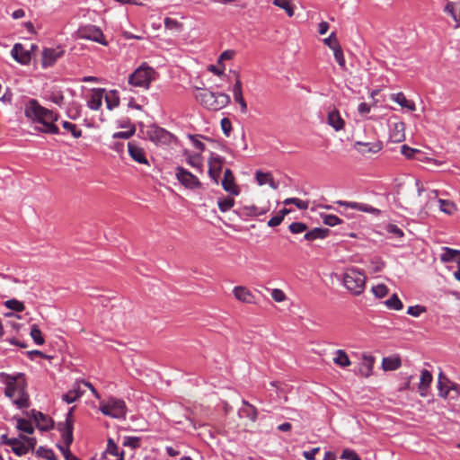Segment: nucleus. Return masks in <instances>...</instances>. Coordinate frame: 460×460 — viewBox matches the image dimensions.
Listing matches in <instances>:
<instances>
[{"mask_svg": "<svg viewBox=\"0 0 460 460\" xmlns=\"http://www.w3.org/2000/svg\"><path fill=\"white\" fill-rule=\"evenodd\" d=\"M217 205L221 212H226L234 207V199L230 197L220 199L217 201Z\"/></svg>", "mask_w": 460, "mask_h": 460, "instance_id": "nucleus-41", "label": "nucleus"}, {"mask_svg": "<svg viewBox=\"0 0 460 460\" xmlns=\"http://www.w3.org/2000/svg\"><path fill=\"white\" fill-rule=\"evenodd\" d=\"M449 393L452 392L455 395H452V398H456L460 395V385L455 383H452L449 386Z\"/></svg>", "mask_w": 460, "mask_h": 460, "instance_id": "nucleus-64", "label": "nucleus"}, {"mask_svg": "<svg viewBox=\"0 0 460 460\" xmlns=\"http://www.w3.org/2000/svg\"><path fill=\"white\" fill-rule=\"evenodd\" d=\"M107 452L112 456H119L118 446L114 443L113 439L109 438L107 444Z\"/></svg>", "mask_w": 460, "mask_h": 460, "instance_id": "nucleus-59", "label": "nucleus"}, {"mask_svg": "<svg viewBox=\"0 0 460 460\" xmlns=\"http://www.w3.org/2000/svg\"><path fill=\"white\" fill-rule=\"evenodd\" d=\"M62 126L64 129L69 131L75 138H78L82 136V130L78 129L75 124L69 121H64Z\"/></svg>", "mask_w": 460, "mask_h": 460, "instance_id": "nucleus-43", "label": "nucleus"}, {"mask_svg": "<svg viewBox=\"0 0 460 460\" xmlns=\"http://www.w3.org/2000/svg\"><path fill=\"white\" fill-rule=\"evenodd\" d=\"M402 365L400 358H384L382 367L385 371L398 369Z\"/></svg>", "mask_w": 460, "mask_h": 460, "instance_id": "nucleus-32", "label": "nucleus"}, {"mask_svg": "<svg viewBox=\"0 0 460 460\" xmlns=\"http://www.w3.org/2000/svg\"><path fill=\"white\" fill-rule=\"evenodd\" d=\"M25 116L35 124V128L46 134H58L59 129L55 122L58 115L41 106L35 99L30 100L24 110Z\"/></svg>", "mask_w": 460, "mask_h": 460, "instance_id": "nucleus-1", "label": "nucleus"}, {"mask_svg": "<svg viewBox=\"0 0 460 460\" xmlns=\"http://www.w3.org/2000/svg\"><path fill=\"white\" fill-rule=\"evenodd\" d=\"M424 312H426V308L422 305L410 306L407 310V314L414 317L420 316Z\"/></svg>", "mask_w": 460, "mask_h": 460, "instance_id": "nucleus-55", "label": "nucleus"}, {"mask_svg": "<svg viewBox=\"0 0 460 460\" xmlns=\"http://www.w3.org/2000/svg\"><path fill=\"white\" fill-rule=\"evenodd\" d=\"M221 185L231 195L237 196L240 193L239 187L235 184L234 173L230 169L225 170Z\"/></svg>", "mask_w": 460, "mask_h": 460, "instance_id": "nucleus-13", "label": "nucleus"}, {"mask_svg": "<svg viewBox=\"0 0 460 460\" xmlns=\"http://www.w3.org/2000/svg\"><path fill=\"white\" fill-rule=\"evenodd\" d=\"M330 234V230L328 228H321L315 227L310 231H307L304 239L309 242L314 241L316 239H323Z\"/></svg>", "mask_w": 460, "mask_h": 460, "instance_id": "nucleus-28", "label": "nucleus"}, {"mask_svg": "<svg viewBox=\"0 0 460 460\" xmlns=\"http://www.w3.org/2000/svg\"><path fill=\"white\" fill-rule=\"evenodd\" d=\"M323 42L325 45H327L332 50L335 49L334 48L335 45H340L335 32H332L328 38L323 40Z\"/></svg>", "mask_w": 460, "mask_h": 460, "instance_id": "nucleus-56", "label": "nucleus"}, {"mask_svg": "<svg viewBox=\"0 0 460 460\" xmlns=\"http://www.w3.org/2000/svg\"><path fill=\"white\" fill-rule=\"evenodd\" d=\"M195 99L206 109L219 111L225 108L231 101L226 93H215L207 88H197Z\"/></svg>", "mask_w": 460, "mask_h": 460, "instance_id": "nucleus-3", "label": "nucleus"}, {"mask_svg": "<svg viewBox=\"0 0 460 460\" xmlns=\"http://www.w3.org/2000/svg\"><path fill=\"white\" fill-rule=\"evenodd\" d=\"M307 230V226L301 222H295L289 225V231L293 234L303 233Z\"/></svg>", "mask_w": 460, "mask_h": 460, "instance_id": "nucleus-52", "label": "nucleus"}, {"mask_svg": "<svg viewBox=\"0 0 460 460\" xmlns=\"http://www.w3.org/2000/svg\"><path fill=\"white\" fill-rule=\"evenodd\" d=\"M155 71L147 66H141L137 68L128 77V83L132 86L147 89L155 79Z\"/></svg>", "mask_w": 460, "mask_h": 460, "instance_id": "nucleus-6", "label": "nucleus"}, {"mask_svg": "<svg viewBox=\"0 0 460 460\" xmlns=\"http://www.w3.org/2000/svg\"><path fill=\"white\" fill-rule=\"evenodd\" d=\"M128 149L130 157L134 161L139 164H148L144 149L138 146L135 142H128Z\"/></svg>", "mask_w": 460, "mask_h": 460, "instance_id": "nucleus-18", "label": "nucleus"}, {"mask_svg": "<svg viewBox=\"0 0 460 460\" xmlns=\"http://www.w3.org/2000/svg\"><path fill=\"white\" fill-rule=\"evenodd\" d=\"M124 447H131L132 449H136L140 447V438L137 437H124L123 442Z\"/></svg>", "mask_w": 460, "mask_h": 460, "instance_id": "nucleus-46", "label": "nucleus"}, {"mask_svg": "<svg viewBox=\"0 0 460 460\" xmlns=\"http://www.w3.org/2000/svg\"><path fill=\"white\" fill-rule=\"evenodd\" d=\"M233 294L234 297L245 304H255V296L252 293V291L243 286L234 287L233 289Z\"/></svg>", "mask_w": 460, "mask_h": 460, "instance_id": "nucleus-16", "label": "nucleus"}, {"mask_svg": "<svg viewBox=\"0 0 460 460\" xmlns=\"http://www.w3.org/2000/svg\"><path fill=\"white\" fill-rule=\"evenodd\" d=\"M333 362L341 367H349L351 364L349 356L343 349L336 350Z\"/></svg>", "mask_w": 460, "mask_h": 460, "instance_id": "nucleus-31", "label": "nucleus"}, {"mask_svg": "<svg viewBox=\"0 0 460 460\" xmlns=\"http://www.w3.org/2000/svg\"><path fill=\"white\" fill-rule=\"evenodd\" d=\"M31 417L34 419L37 427L40 430H49L53 427V420L48 415L35 410L31 411Z\"/></svg>", "mask_w": 460, "mask_h": 460, "instance_id": "nucleus-17", "label": "nucleus"}, {"mask_svg": "<svg viewBox=\"0 0 460 460\" xmlns=\"http://www.w3.org/2000/svg\"><path fill=\"white\" fill-rule=\"evenodd\" d=\"M77 394H75L72 389L66 394H63L62 400L67 403H72L77 400Z\"/></svg>", "mask_w": 460, "mask_h": 460, "instance_id": "nucleus-61", "label": "nucleus"}, {"mask_svg": "<svg viewBox=\"0 0 460 460\" xmlns=\"http://www.w3.org/2000/svg\"><path fill=\"white\" fill-rule=\"evenodd\" d=\"M288 213V208H282L280 211L278 212V214L274 217H272L269 222L268 226L274 227L281 224L283 221L285 215Z\"/></svg>", "mask_w": 460, "mask_h": 460, "instance_id": "nucleus-40", "label": "nucleus"}, {"mask_svg": "<svg viewBox=\"0 0 460 460\" xmlns=\"http://www.w3.org/2000/svg\"><path fill=\"white\" fill-rule=\"evenodd\" d=\"M375 358L371 355L363 354L359 366V373L364 377H368L373 371Z\"/></svg>", "mask_w": 460, "mask_h": 460, "instance_id": "nucleus-25", "label": "nucleus"}, {"mask_svg": "<svg viewBox=\"0 0 460 460\" xmlns=\"http://www.w3.org/2000/svg\"><path fill=\"white\" fill-rule=\"evenodd\" d=\"M4 305L15 312H22L25 309L23 303L14 298L5 301Z\"/></svg>", "mask_w": 460, "mask_h": 460, "instance_id": "nucleus-42", "label": "nucleus"}, {"mask_svg": "<svg viewBox=\"0 0 460 460\" xmlns=\"http://www.w3.org/2000/svg\"><path fill=\"white\" fill-rule=\"evenodd\" d=\"M341 206H345L353 209H357L362 212L373 214V215H379L380 210L378 208H376L368 204L365 203H358V202H348V201H338L337 202Z\"/></svg>", "mask_w": 460, "mask_h": 460, "instance_id": "nucleus-22", "label": "nucleus"}, {"mask_svg": "<svg viewBox=\"0 0 460 460\" xmlns=\"http://www.w3.org/2000/svg\"><path fill=\"white\" fill-rule=\"evenodd\" d=\"M405 139V124L402 121L395 122L390 132V140L394 143H401Z\"/></svg>", "mask_w": 460, "mask_h": 460, "instance_id": "nucleus-23", "label": "nucleus"}, {"mask_svg": "<svg viewBox=\"0 0 460 460\" xmlns=\"http://www.w3.org/2000/svg\"><path fill=\"white\" fill-rule=\"evenodd\" d=\"M371 270L374 273L380 272L385 268V262L380 258H374L370 261Z\"/></svg>", "mask_w": 460, "mask_h": 460, "instance_id": "nucleus-51", "label": "nucleus"}, {"mask_svg": "<svg viewBox=\"0 0 460 460\" xmlns=\"http://www.w3.org/2000/svg\"><path fill=\"white\" fill-rule=\"evenodd\" d=\"M256 181L259 185L269 184L271 188L276 189L273 178L269 172H256Z\"/></svg>", "mask_w": 460, "mask_h": 460, "instance_id": "nucleus-33", "label": "nucleus"}, {"mask_svg": "<svg viewBox=\"0 0 460 460\" xmlns=\"http://www.w3.org/2000/svg\"><path fill=\"white\" fill-rule=\"evenodd\" d=\"M1 441L3 444L9 446L12 451L18 456L26 455L31 449L33 450L37 444L35 438L24 435L13 438H8L7 435H2Z\"/></svg>", "mask_w": 460, "mask_h": 460, "instance_id": "nucleus-5", "label": "nucleus"}, {"mask_svg": "<svg viewBox=\"0 0 460 460\" xmlns=\"http://www.w3.org/2000/svg\"><path fill=\"white\" fill-rule=\"evenodd\" d=\"M271 296L276 302H283L286 300L285 293L278 288L272 290Z\"/></svg>", "mask_w": 460, "mask_h": 460, "instance_id": "nucleus-60", "label": "nucleus"}, {"mask_svg": "<svg viewBox=\"0 0 460 460\" xmlns=\"http://www.w3.org/2000/svg\"><path fill=\"white\" fill-rule=\"evenodd\" d=\"M386 231L389 234H393L396 235L397 237H402L403 236L402 230L401 228H399L396 225H394V224L387 225Z\"/></svg>", "mask_w": 460, "mask_h": 460, "instance_id": "nucleus-58", "label": "nucleus"}, {"mask_svg": "<svg viewBox=\"0 0 460 460\" xmlns=\"http://www.w3.org/2000/svg\"><path fill=\"white\" fill-rule=\"evenodd\" d=\"M16 427L19 430L27 434H32L34 431L31 422L25 419H18Z\"/></svg>", "mask_w": 460, "mask_h": 460, "instance_id": "nucleus-35", "label": "nucleus"}, {"mask_svg": "<svg viewBox=\"0 0 460 460\" xmlns=\"http://www.w3.org/2000/svg\"><path fill=\"white\" fill-rule=\"evenodd\" d=\"M320 451V447H314L310 451L303 452V456L306 460H314L315 455Z\"/></svg>", "mask_w": 460, "mask_h": 460, "instance_id": "nucleus-62", "label": "nucleus"}, {"mask_svg": "<svg viewBox=\"0 0 460 460\" xmlns=\"http://www.w3.org/2000/svg\"><path fill=\"white\" fill-rule=\"evenodd\" d=\"M438 203L440 210L447 215H452L456 211L454 203L449 200L438 199Z\"/></svg>", "mask_w": 460, "mask_h": 460, "instance_id": "nucleus-36", "label": "nucleus"}, {"mask_svg": "<svg viewBox=\"0 0 460 460\" xmlns=\"http://www.w3.org/2000/svg\"><path fill=\"white\" fill-rule=\"evenodd\" d=\"M431 382H432L431 373L427 369H423L421 371L420 384L418 386L419 393H420V396H422V397L427 396L428 389H429Z\"/></svg>", "mask_w": 460, "mask_h": 460, "instance_id": "nucleus-26", "label": "nucleus"}, {"mask_svg": "<svg viewBox=\"0 0 460 460\" xmlns=\"http://www.w3.org/2000/svg\"><path fill=\"white\" fill-rule=\"evenodd\" d=\"M31 337L37 345H42L44 343V338L41 331L37 324H33L31 328Z\"/></svg>", "mask_w": 460, "mask_h": 460, "instance_id": "nucleus-37", "label": "nucleus"}, {"mask_svg": "<svg viewBox=\"0 0 460 460\" xmlns=\"http://www.w3.org/2000/svg\"><path fill=\"white\" fill-rule=\"evenodd\" d=\"M222 131L226 137H229L232 130V123L228 118H224L220 121Z\"/></svg>", "mask_w": 460, "mask_h": 460, "instance_id": "nucleus-54", "label": "nucleus"}, {"mask_svg": "<svg viewBox=\"0 0 460 460\" xmlns=\"http://www.w3.org/2000/svg\"><path fill=\"white\" fill-rule=\"evenodd\" d=\"M135 133V128H132L128 131H119L113 134V138H121V139H128Z\"/></svg>", "mask_w": 460, "mask_h": 460, "instance_id": "nucleus-57", "label": "nucleus"}, {"mask_svg": "<svg viewBox=\"0 0 460 460\" xmlns=\"http://www.w3.org/2000/svg\"><path fill=\"white\" fill-rule=\"evenodd\" d=\"M12 57L21 64H28L31 60V53L21 43H16L12 49Z\"/></svg>", "mask_w": 460, "mask_h": 460, "instance_id": "nucleus-21", "label": "nucleus"}, {"mask_svg": "<svg viewBox=\"0 0 460 460\" xmlns=\"http://www.w3.org/2000/svg\"><path fill=\"white\" fill-rule=\"evenodd\" d=\"M190 138L191 139L192 145L196 149H198L199 152L204 151L205 145L201 141L195 138L194 136H190Z\"/></svg>", "mask_w": 460, "mask_h": 460, "instance_id": "nucleus-63", "label": "nucleus"}, {"mask_svg": "<svg viewBox=\"0 0 460 460\" xmlns=\"http://www.w3.org/2000/svg\"><path fill=\"white\" fill-rule=\"evenodd\" d=\"M355 147L362 155H366L368 153L376 154V153H378L382 149L383 145L380 141H376L374 143L356 141Z\"/></svg>", "mask_w": 460, "mask_h": 460, "instance_id": "nucleus-20", "label": "nucleus"}, {"mask_svg": "<svg viewBox=\"0 0 460 460\" xmlns=\"http://www.w3.org/2000/svg\"><path fill=\"white\" fill-rule=\"evenodd\" d=\"M366 280L365 273L356 268L347 269L342 278L343 286L354 296H359L364 292Z\"/></svg>", "mask_w": 460, "mask_h": 460, "instance_id": "nucleus-4", "label": "nucleus"}, {"mask_svg": "<svg viewBox=\"0 0 460 460\" xmlns=\"http://www.w3.org/2000/svg\"><path fill=\"white\" fill-rule=\"evenodd\" d=\"M105 102L109 110H112L119 104V97L112 92L105 95Z\"/></svg>", "mask_w": 460, "mask_h": 460, "instance_id": "nucleus-44", "label": "nucleus"}, {"mask_svg": "<svg viewBox=\"0 0 460 460\" xmlns=\"http://www.w3.org/2000/svg\"><path fill=\"white\" fill-rule=\"evenodd\" d=\"M164 26L168 30L179 31L181 28V23L174 19L167 17L164 19Z\"/></svg>", "mask_w": 460, "mask_h": 460, "instance_id": "nucleus-53", "label": "nucleus"}, {"mask_svg": "<svg viewBox=\"0 0 460 460\" xmlns=\"http://www.w3.org/2000/svg\"><path fill=\"white\" fill-rule=\"evenodd\" d=\"M233 94L234 101L240 105L242 113H246L247 104L243 96L242 82L238 74H236L235 83L233 87Z\"/></svg>", "mask_w": 460, "mask_h": 460, "instance_id": "nucleus-19", "label": "nucleus"}, {"mask_svg": "<svg viewBox=\"0 0 460 460\" xmlns=\"http://www.w3.org/2000/svg\"><path fill=\"white\" fill-rule=\"evenodd\" d=\"M442 379L448 381L447 378L444 376L443 373L440 372L438 376V388L439 391V395L443 398H447L449 394V389L448 386L444 385Z\"/></svg>", "mask_w": 460, "mask_h": 460, "instance_id": "nucleus-45", "label": "nucleus"}, {"mask_svg": "<svg viewBox=\"0 0 460 460\" xmlns=\"http://www.w3.org/2000/svg\"><path fill=\"white\" fill-rule=\"evenodd\" d=\"M323 221L325 225L334 226L341 223V220L334 215H323Z\"/></svg>", "mask_w": 460, "mask_h": 460, "instance_id": "nucleus-50", "label": "nucleus"}, {"mask_svg": "<svg viewBox=\"0 0 460 460\" xmlns=\"http://www.w3.org/2000/svg\"><path fill=\"white\" fill-rule=\"evenodd\" d=\"M289 205H294L300 210H306L309 206V201L302 200L297 198H289Z\"/></svg>", "mask_w": 460, "mask_h": 460, "instance_id": "nucleus-49", "label": "nucleus"}, {"mask_svg": "<svg viewBox=\"0 0 460 460\" xmlns=\"http://www.w3.org/2000/svg\"><path fill=\"white\" fill-rule=\"evenodd\" d=\"M63 54L64 50L61 48L45 49L42 52V66H53Z\"/></svg>", "mask_w": 460, "mask_h": 460, "instance_id": "nucleus-14", "label": "nucleus"}, {"mask_svg": "<svg viewBox=\"0 0 460 460\" xmlns=\"http://www.w3.org/2000/svg\"><path fill=\"white\" fill-rule=\"evenodd\" d=\"M36 455L39 457H42L48 460H58V457L56 456L55 453L52 449L45 448L43 447H40L37 451Z\"/></svg>", "mask_w": 460, "mask_h": 460, "instance_id": "nucleus-39", "label": "nucleus"}, {"mask_svg": "<svg viewBox=\"0 0 460 460\" xmlns=\"http://www.w3.org/2000/svg\"><path fill=\"white\" fill-rule=\"evenodd\" d=\"M391 99L396 102L402 108H406L409 111H415L414 102L406 99L405 95L402 93H398L395 94H392Z\"/></svg>", "mask_w": 460, "mask_h": 460, "instance_id": "nucleus-30", "label": "nucleus"}, {"mask_svg": "<svg viewBox=\"0 0 460 460\" xmlns=\"http://www.w3.org/2000/svg\"><path fill=\"white\" fill-rule=\"evenodd\" d=\"M6 385L4 394L10 398L18 408H28L30 396L27 393V383L22 373L11 376L5 375Z\"/></svg>", "mask_w": 460, "mask_h": 460, "instance_id": "nucleus-2", "label": "nucleus"}, {"mask_svg": "<svg viewBox=\"0 0 460 460\" xmlns=\"http://www.w3.org/2000/svg\"><path fill=\"white\" fill-rule=\"evenodd\" d=\"M385 305L389 309L401 310L403 307L402 301L399 299L396 294H394L389 299L385 301Z\"/></svg>", "mask_w": 460, "mask_h": 460, "instance_id": "nucleus-38", "label": "nucleus"}, {"mask_svg": "<svg viewBox=\"0 0 460 460\" xmlns=\"http://www.w3.org/2000/svg\"><path fill=\"white\" fill-rule=\"evenodd\" d=\"M334 48L335 49H333V55L335 60L341 68H345V58L341 45H335Z\"/></svg>", "mask_w": 460, "mask_h": 460, "instance_id": "nucleus-47", "label": "nucleus"}, {"mask_svg": "<svg viewBox=\"0 0 460 460\" xmlns=\"http://www.w3.org/2000/svg\"><path fill=\"white\" fill-rule=\"evenodd\" d=\"M224 159L219 155H213L208 159V175L217 184L218 183Z\"/></svg>", "mask_w": 460, "mask_h": 460, "instance_id": "nucleus-11", "label": "nucleus"}, {"mask_svg": "<svg viewBox=\"0 0 460 460\" xmlns=\"http://www.w3.org/2000/svg\"><path fill=\"white\" fill-rule=\"evenodd\" d=\"M184 155L186 156V162L189 165L198 170V172H202V156L200 153L198 154H190L189 151H184Z\"/></svg>", "mask_w": 460, "mask_h": 460, "instance_id": "nucleus-27", "label": "nucleus"}, {"mask_svg": "<svg viewBox=\"0 0 460 460\" xmlns=\"http://www.w3.org/2000/svg\"><path fill=\"white\" fill-rule=\"evenodd\" d=\"M78 36L81 39L90 40L102 45H107L102 31L94 25H87L78 30Z\"/></svg>", "mask_w": 460, "mask_h": 460, "instance_id": "nucleus-10", "label": "nucleus"}, {"mask_svg": "<svg viewBox=\"0 0 460 460\" xmlns=\"http://www.w3.org/2000/svg\"><path fill=\"white\" fill-rule=\"evenodd\" d=\"M443 253L440 255V261L442 262H449L454 261L457 256L460 255V250H455L449 247H443Z\"/></svg>", "mask_w": 460, "mask_h": 460, "instance_id": "nucleus-34", "label": "nucleus"}, {"mask_svg": "<svg viewBox=\"0 0 460 460\" xmlns=\"http://www.w3.org/2000/svg\"><path fill=\"white\" fill-rule=\"evenodd\" d=\"M372 292L376 297L382 298L387 295L388 288L385 284H379L372 288Z\"/></svg>", "mask_w": 460, "mask_h": 460, "instance_id": "nucleus-48", "label": "nucleus"}, {"mask_svg": "<svg viewBox=\"0 0 460 460\" xmlns=\"http://www.w3.org/2000/svg\"><path fill=\"white\" fill-rule=\"evenodd\" d=\"M100 411L106 416L119 419L125 417L127 406L121 399L110 398L100 403Z\"/></svg>", "mask_w": 460, "mask_h": 460, "instance_id": "nucleus-7", "label": "nucleus"}, {"mask_svg": "<svg viewBox=\"0 0 460 460\" xmlns=\"http://www.w3.org/2000/svg\"><path fill=\"white\" fill-rule=\"evenodd\" d=\"M327 123L336 131H340L344 128L345 121L334 106L330 107L328 110Z\"/></svg>", "mask_w": 460, "mask_h": 460, "instance_id": "nucleus-15", "label": "nucleus"}, {"mask_svg": "<svg viewBox=\"0 0 460 460\" xmlns=\"http://www.w3.org/2000/svg\"><path fill=\"white\" fill-rule=\"evenodd\" d=\"M243 404L245 407L240 409L239 414L250 419L252 421L256 420L258 415L257 409L253 405L250 404L247 401H243Z\"/></svg>", "mask_w": 460, "mask_h": 460, "instance_id": "nucleus-29", "label": "nucleus"}, {"mask_svg": "<svg viewBox=\"0 0 460 460\" xmlns=\"http://www.w3.org/2000/svg\"><path fill=\"white\" fill-rule=\"evenodd\" d=\"M58 430L61 432V438L63 444L61 447H70L73 443V420H65V422H60L58 425Z\"/></svg>", "mask_w": 460, "mask_h": 460, "instance_id": "nucleus-12", "label": "nucleus"}, {"mask_svg": "<svg viewBox=\"0 0 460 460\" xmlns=\"http://www.w3.org/2000/svg\"><path fill=\"white\" fill-rule=\"evenodd\" d=\"M104 89L94 88L87 102V105L91 110L97 111L102 105Z\"/></svg>", "mask_w": 460, "mask_h": 460, "instance_id": "nucleus-24", "label": "nucleus"}, {"mask_svg": "<svg viewBox=\"0 0 460 460\" xmlns=\"http://www.w3.org/2000/svg\"><path fill=\"white\" fill-rule=\"evenodd\" d=\"M175 176L176 179L182 184L185 188L190 190L199 189L201 187V182L198 179L197 176L192 174L188 170L184 169L181 166H178L175 169Z\"/></svg>", "mask_w": 460, "mask_h": 460, "instance_id": "nucleus-8", "label": "nucleus"}, {"mask_svg": "<svg viewBox=\"0 0 460 460\" xmlns=\"http://www.w3.org/2000/svg\"><path fill=\"white\" fill-rule=\"evenodd\" d=\"M146 137L156 145H168L172 138V135L170 132L155 125L147 128Z\"/></svg>", "mask_w": 460, "mask_h": 460, "instance_id": "nucleus-9", "label": "nucleus"}]
</instances>
